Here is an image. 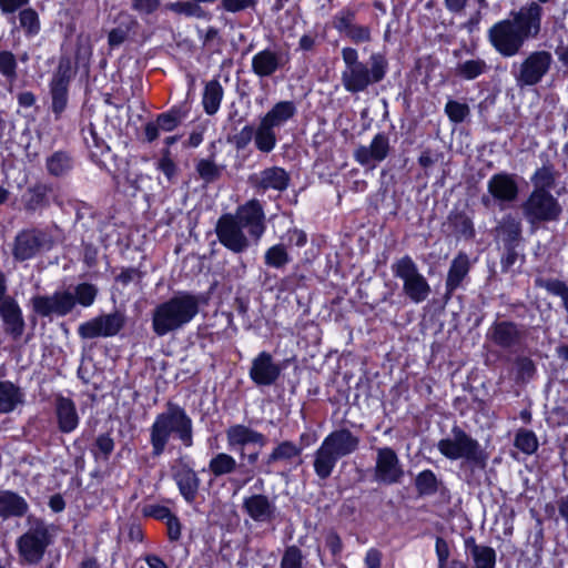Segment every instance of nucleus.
Segmentation results:
<instances>
[{
	"mask_svg": "<svg viewBox=\"0 0 568 568\" xmlns=\"http://www.w3.org/2000/svg\"><path fill=\"white\" fill-rule=\"evenodd\" d=\"M305 556L301 548L295 545L284 549L280 561V568H304Z\"/></svg>",
	"mask_w": 568,
	"mask_h": 568,
	"instance_id": "obj_56",
	"label": "nucleus"
},
{
	"mask_svg": "<svg viewBox=\"0 0 568 568\" xmlns=\"http://www.w3.org/2000/svg\"><path fill=\"white\" fill-rule=\"evenodd\" d=\"M552 62V54L547 50L530 52L518 65H513L511 74L517 87L523 89L540 83L550 71Z\"/></svg>",
	"mask_w": 568,
	"mask_h": 568,
	"instance_id": "obj_14",
	"label": "nucleus"
},
{
	"mask_svg": "<svg viewBox=\"0 0 568 568\" xmlns=\"http://www.w3.org/2000/svg\"><path fill=\"white\" fill-rule=\"evenodd\" d=\"M282 367L274 362L273 356L263 351L253 361L250 377L256 386H272L280 378Z\"/></svg>",
	"mask_w": 568,
	"mask_h": 568,
	"instance_id": "obj_28",
	"label": "nucleus"
},
{
	"mask_svg": "<svg viewBox=\"0 0 568 568\" xmlns=\"http://www.w3.org/2000/svg\"><path fill=\"white\" fill-rule=\"evenodd\" d=\"M247 182L250 186L260 194H264L268 191L282 193L290 186L291 176L285 169L271 166L251 174Z\"/></svg>",
	"mask_w": 568,
	"mask_h": 568,
	"instance_id": "obj_24",
	"label": "nucleus"
},
{
	"mask_svg": "<svg viewBox=\"0 0 568 568\" xmlns=\"http://www.w3.org/2000/svg\"><path fill=\"white\" fill-rule=\"evenodd\" d=\"M521 210L530 225L556 222L562 214V206L551 192L531 191L523 203Z\"/></svg>",
	"mask_w": 568,
	"mask_h": 568,
	"instance_id": "obj_13",
	"label": "nucleus"
},
{
	"mask_svg": "<svg viewBox=\"0 0 568 568\" xmlns=\"http://www.w3.org/2000/svg\"><path fill=\"white\" fill-rule=\"evenodd\" d=\"M189 111L182 106H172L166 112L156 115L154 121L145 123L143 128L144 140L148 143L154 142L160 132H172L186 119Z\"/></svg>",
	"mask_w": 568,
	"mask_h": 568,
	"instance_id": "obj_26",
	"label": "nucleus"
},
{
	"mask_svg": "<svg viewBox=\"0 0 568 568\" xmlns=\"http://www.w3.org/2000/svg\"><path fill=\"white\" fill-rule=\"evenodd\" d=\"M488 71L489 65L487 62L484 59L476 58L458 62L455 69V74L462 79L470 81L487 73Z\"/></svg>",
	"mask_w": 568,
	"mask_h": 568,
	"instance_id": "obj_45",
	"label": "nucleus"
},
{
	"mask_svg": "<svg viewBox=\"0 0 568 568\" xmlns=\"http://www.w3.org/2000/svg\"><path fill=\"white\" fill-rule=\"evenodd\" d=\"M98 295V287L91 283H81L70 291H57L52 295H36L31 298L34 313L41 317L57 315L63 317L70 314L79 303L83 307L91 306Z\"/></svg>",
	"mask_w": 568,
	"mask_h": 568,
	"instance_id": "obj_6",
	"label": "nucleus"
},
{
	"mask_svg": "<svg viewBox=\"0 0 568 568\" xmlns=\"http://www.w3.org/2000/svg\"><path fill=\"white\" fill-rule=\"evenodd\" d=\"M227 447L239 454L245 466L255 470L260 450L267 444V437L244 424H234L225 430Z\"/></svg>",
	"mask_w": 568,
	"mask_h": 568,
	"instance_id": "obj_7",
	"label": "nucleus"
},
{
	"mask_svg": "<svg viewBox=\"0 0 568 568\" xmlns=\"http://www.w3.org/2000/svg\"><path fill=\"white\" fill-rule=\"evenodd\" d=\"M290 53L276 47H267L252 58V72L261 78H272L277 72L286 69L290 63Z\"/></svg>",
	"mask_w": 568,
	"mask_h": 568,
	"instance_id": "obj_21",
	"label": "nucleus"
},
{
	"mask_svg": "<svg viewBox=\"0 0 568 568\" xmlns=\"http://www.w3.org/2000/svg\"><path fill=\"white\" fill-rule=\"evenodd\" d=\"M473 263L469 255L460 251L452 260L446 281H445V297L450 298L454 293L463 287L464 282L468 278Z\"/></svg>",
	"mask_w": 568,
	"mask_h": 568,
	"instance_id": "obj_31",
	"label": "nucleus"
},
{
	"mask_svg": "<svg viewBox=\"0 0 568 568\" xmlns=\"http://www.w3.org/2000/svg\"><path fill=\"white\" fill-rule=\"evenodd\" d=\"M171 438L181 442L185 448L194 444L193 420L186 410L176 403L168 400L165 410L158 414L149 429V442L152 457L162 456Z\"/></svg>",
	"mask_w": 568,
	"mask_h": 568,
	"instance_id": "obj_2",
	"label": "nucleus"
},
{
	"mask_svg": "<svg viewBox=\"0 0 568 568\" xmlns=\"http://www.w3.org/2000/svg\"><path fill=\"white\" fill-rule=\"evenodd\" d=\"M535 285L545 288L551 295L559 296L564 308L568 313V285L564 281L538 277L535 280Z\"/></svg>",
	"mask_w": 568,
	"mask_h": 568,
	"instance_id": "obj_51",
	"label": "nucleus"
},
{
	"mask_svg": "<svg viewBox=\"0 0 568 568\" xmlns=\"http://www.w3.org/2000/svg\"><path fill=\"white\" fill-rule=\"evenodd\" d=\"M465 549L471 556L475 568H495L496 551L494 548L478 545L474 537H467Z\"/></svg>",
	"mask_w": 568,
	"mask_h": 568,
	"instance_id": "obj_41",
	"label": "nucleus"
},
{
	"mask_svg": "<svg viewBox=\"0 0 568 568\" xmlns=\"http://www.w3.org/2000/svg\"><path fill=\"white\" fill-rule=\"evenodd\" d=\"M75 160L68 150H57L45 158V170L49 176L64 179L71 174Z\"/></svg>",
	"mask_w": 568,
	"mask_h": 568,
	"instance_id": "obj_35",
	"label": "nucleus"
},
{
	"mask_svg": "<svg viewBox=\"0 0 568 568\" xmlns=\"http://www.w3.org/2000/svg\"><path fill=\"white\" fill-rule=\"evenodd\" d=\"M54 239L49 229L31 226L22 229L14 236L11 254L16 262L34 258L54 246Z\"/></svg>",
	"mask_w": 568,
	"mask_h": 568,
	"instance_id": "obj_9",
	"label": "nucleus"
},
{
	"mask_svg": "<svg viewBox=\"0 0 568 568\" xmlns=\"http://www.w3.org/2000/svg\"><path fill=\"white\" fill-rule=\"evenodd\" d=\"M296 113L297 109L293 101H280L261 118V121L277 130L293 120Z\"/></svg>",
	"mask_w": 568,
	"mask_h": 568,
	"instance_id": "obj_37",
	"label": "nucleus"
},
{
	"mask_svg": "<svg viewBox=\"0 0 568 568\" xmlns=\"http://www.w3.org/2000/svg\"><path fill=\"white\" fill-rule=\"evenodd\" d=\"M224 90L217 79H213L205 83L202 97V105L206 114H215L221 105Z\"/></svg>",
	"mask_w": 568,
	"mask_h": 568,
	"instance_id": "obj_42",
	"label": "nucleus"
},
{
	"mask_svg": "<svg viewBox=\"0 0 568 568\" xmlns=\"http://www.w3.org/2000/svg\"><path fill=\"white\" fill-rule=\"evenodd\" d=\"M356 10L351 7H344L339 10L332 20L333 28L339 33H345L354 26L356 20Z\"/></svg>",
	"mask_w": 568,
	"mask_h": 568,
	"instance_id": "obj_55",
	"label": "nucleus"
},
{
	"mask_svg": "<svg viewBox=\"0 0 568 568\" xmlns=\"http://www.w3.org/2000/svg\"><path fill=\"white\" fill-rule=\"evenodd\" d=\"M53 410L58 429L62 434L74 432L80 423L75 403L62 394H55L53 397Z\"/></svg>",
	"mask_w": 568,
	"mask_h": 568,
	"instance_id": "obj_30",
	"label": "nucleus"
},
{
	"mask_svg": "<svg viewBox=\"0 0 568 568\" xmlns=\"http://www.w3.org/2000/svg\"><path fill=\"white\" fill-rule=\"evenodd\" d=\"M243 511L255 523L268 524L276 517V506L263 494H253L244 498Z\"/></svg>",
	"mask_w": 568,
	"mask_h": 568,
	"instance_id": "obj_32",
	"label": "nucleus"
},
{
	"mask_svg": "<svg viewBox=\"0 0 568 568\" xmlns=\"http://www.w3.org/2000/svg\"><path fill=\"white\" fill-rule=\"evenodd\" d=\"M266 231V215L263 203L251 199L239 205L235 214L220 216L215 225L219 242L234 254H242L251 246V240L257 244Z\"/></svg>",
	"mask_w": 568,
	"mask_h": 568,
	"instance_id": "obj_1",
	"label": "nucleus"
},
{
	"mask_svg": "<svg viewBox=\"0 0 568 568\" xmlns=\"http://www.w3.org/2000/svg\"><path fill=\"white\" fill-rule=\"evenodd\" d=\"M390 152L389 138L385 132L377 133L369 145H359L354 151V159L363 166L373 170L383 162Z\"/></svg>",
	"mask_w": 568,
	"mask_h": 568,
	"instance_id": "obj_27",
	"label": "nucleus"
},
{
	"mask_svg": "<svg viewBox=\"0 0 568 568\" xmlns=\"http://www.w3.org/2000/svg\"><path fill=\"white\" fill-rule=\"evenodd\" d=\"M487 37L491 47L504 58L519 54L527 42L509 18L494 23Z\"/></svg>",
	"mask_w": 568,
	"mask_h": 568,
	"instance_id": "obj_15",
	"label": "nucleus"
},
{
	"mask_svg": "<svg viewBox=\"0 0 568 568\" xmlns=\"http://www.w3.org/2000/svg\"><path fill=\"white\" fill-rule=\"evenodd\" d=\"M508 18L526 41L536 40L541 34L544 8L535 1H528L518 10H511Z\"/></svg>",
	"mask_w": 568,
	"mask_h": 568,
	"instance_id": "obj_18",
	"label": "nucleus"
},
{
	"mask_svg": "<svg viewBox=\"0 0 568 568\" xmlns=\"http://www.w3.org/2000/svg\"><path fill=\"white\" fill-rule=\"evenodd\" d=\"M258 0H221V9L230 13H239L254 9Z\"/></svg>",
	"mask_w": 568,
	"mask_h": 568,
	"instance_id": "obj_61",
	"label": "nucleus"
},
{
	"mask_svg": "<svg viewBox=\"0 0 568 568\" xmlns=\"http://www.w3.org/2000/svg\"><path fill=\"white\" fill-rule=\"evenodd\" d=\"M496 232L500 236L504 247L520 246L524 240L521 223L511 215L503 217L496 227Z\"/></svg>",
	"mask_w": 568,
	"mask_h": 568,
	"instance_id": "obj_40",
	"label": "nucleus"
},
{
	"mask_svg": "<svg viewBox=\"0 0 568 568\" xmlns=\"http://www.w3.org/2000/svg\"><path fill=\"white\" fill-rule=\"evenodd\" d=\"M528 333L529 329L524 324L496 320L487 329L486 341L493 346L513 354L527 346Z\"/></svg>",
	"mask_w": 568,
	"mask_h": 568,
	"instance_id": "obj_11",
	"label": "nucleus"
},
{
	"mask_svg": "<svg viewBox=\"0 0 568 568\" xmlns=\"http://www.w3.org/2000/svg\"><path fill=\"white\" fill-rule=\"evenodd\" d=\"M404 477L399 458L396 452L390 447L377 449L375 479L386 485L400 483Z\"/></svg>",
	"mask_w": 568,
	"mask_h": 568,
	"instance_id": "obj_25",
	"label": "nucleus"
},
{
	"mask_svg": "<svg viewBox=\"0 0 568 568\" xmlns=\"http://www.w3.org/2000/svg\"><path fill=\"white\" fill-rule=\"evenodd\" d=\"M200 306L199 295L187 291L174 293L151 311L152 332L163 337L183 329L197 316Z\"/></svg>",
	"mask_w": 568,
	"mask_h": 568,
	"instance_id": "obj_3",
	"label": "nucleus"
},
{
	"mask_svg": "<svg viewBox=\"0 0 568 568\" xmlns=\"http://www.w3.org/2000/svg\"><path fill=\"white\" fill-rule=\"evenodd\" d=\"M171 477L175 481L181 496L187 504H193L199 495L201 479L190 466L186 457H178L170 463Z\"/></svg>",
	"mask_w": 568,
	"mask_h": 568,
	"instance_id": "obj_20",
	"label": "nucleus"
},
{
	"mask_svg": "<svg viewBox=\"0 0 568 568\" xmlns=\"http://www.w3.org/2000/svg\"><path fill=\"white\" fill-rule=\"evenodd\" d=\"M514 445L520 452L531 455L538 449V439L532 430L520 428L516 433Z\"/></svg>",
	"mask_w": 568,
	"mask_h": 568,
	"instance_id": "obj_54",
	"label": "nucleus"
},
{
	"mask_svg": "<svg viewBox=\"0 0 568 568\" xmlns=\"http://www.w3.org/2000/svg\"><path fill=\"white\" fill-rule=\"evenodd\" d=\"M140 29L141 26L133 14L126 10H120L111 18V27L108 29V45L115 49L125 42L135 41Z\"/></svg>",
	"mask_w": 568,
	"mask_h": 568,
	"instance_id": "obj_23",
	"label": "nucleus"
},
{
	"mask_svg": "<svg viewBox=\"0 0 568 568\" xmlns=\"http://www.w3.org/2000/svg\"><path fill=\"white\" fill-rule=\"evenodd\" d=\"M23 389L10 381H0V414H9L24 404Z\"/></svg>",
	"mask_w": 568,
	"mask_h": 568,
	"instance_id": "obj_38",
	"label": "nucleus"
},
{
	"mask_svg": "<svg viewBox=\"0 0 568 568\" xmlns=\"http://www.w3.org/2000/svg\"><path fill=\"white\" fill-rule=\"evenodd\" d=\"M0 318L8 335L14 339L22 336L26 322L22 310L13 296L0 302Z\"/></svg>",
	"mask_w": 568,
	"mask_h": 568,
	"instance_id": "obj_33",
	"label": "nucleus"
},
{
	"mask_svg": "<svg viewBox=\"0 0 568 568\" xmlns=\"http://www.w3.org/2000/svg\"><path fill=\"white\" fill-rule=\"evenodd\" d=\"M209 471L216 478L235 473L236 477L232 479V484L236 488L246 486L256 474L253 468L239 463L227 453L215 454L209 462Z\"/></svg>",
	"mask_w": 568,
	"mask_h": 568,
	"instance_id": "obj_19",
	"label": "nucleus"
},
{
	"mask_svg": "<svg viewBox=\"0 0 568 568\" xmlns=\"http://www.w3.org/2000/svg\"><path fill=\"white\" fill-rule=\"evenodd\" d=\"M29 511L27 500L12 490L0 489V517L2 519L21 518Z\"/></svg>",
	"mask_w": 568,
	"mask_h": 568,
	"instance_id": "obj_36",
	"label": "nucleus"
},
{
	"mask_svg": "<svg viewBox=\"0 0 568 568\" xmlns=\"http://www.w3.org/2000/svg\"><path fill=\"white\" fill-rule=\"evenodd\" d=\"M156 168L166 176L169 182H173L178 176V165L171 158V151L169 149L161 151V158L156 163Z\"/></svg>",
	"mask_w": 568,
	"mask_h": 568,
	"instance_id": "obj_58",
	"label": "nucleus"
},
{
	"mask_svg": "<svg viewBox=\"0 0 568 568\" xmlns=\"http://www.w3.org/2000/svg\"><path fill=\"white\" fill-rule=\"evenodd\" d=\"M20 28L23 30L27 38H33L39 34L41 30V21L38 12L31 8H23L18 14Z\"/></svg>",
	"mask_w": 568,
	"mask_h": 568,
	"instance_id": "obj_49",
	"label": "nucleus"
},
{
	"mask_svg": "<svg viewBox=\"0 0 568 568\" xmlns=\"http://www.w3.org/2000/svg\"><path fill=\"white\" fill-rule=\"evenodd\" d=\"M166 9L171 12L189 18L193 17L200 19L205 16L204 9L200 6V3L193 0L171 2L166 4Z\"/></svg>",
	"mask_w": 568,
	"mask_h": 568,
	"instance_id": "obj_53",
	"label": "nucleus"
},
{
	"mask_svg": "<svg viewBox=\"0 0 568 568\" xmlns=\"http://www.w3.org/2000/svg\"><path fill=\"white\" fill-rule=\"evenodd\" d=\"M395 277L403 281V292L415 303H423L432 293L427 278L419 272L417 264L409 255H404L392 264Z\"/></svg>",
	"mask_w": 568,
	"mask_h": 568,
	"instance_id": "obj_10",
	"label": "nucleus"
},
{
	"mask_svg": "<svg viewBox=\"0 0 568 568\" xmlns=\"http://www.w3.org/2000/svg\"><path fill=\"white\" fill-rule=\"evenodd\" d=\"M126 316L121 311L95 316L78 327V334L82 339L116 336L125 326Z\"/></svg>",
	"mask_w": 568,
	"mask_h": 568,
	"instance_id": "obj_17",
	"label": "nucleus"
},
{
	"mask_svg": "<svg viewBox=\"0 0 568 568\" xmlns=\"http://www.w3.org/2000/svg\"><path fill=\"white\" fill-rule=\"evenodd\" d=\"M145 517H151L156 520L165 521L173 513L166 507L158 504L145 505L142 509Z\"/></svg>",
	"mask_w": 568,
	"mask_h": 568,
	"instance_id": "obj_64",
	"label": "nucleus"
},
{
	"mask_svg": "<svg viewBox=\"0 0 568 568\" xmlns=\"http://www.w3.org/2000/svg\"><path fill=\"white\" fill-rule=\"evenodd\" d=\"M291 262L287 247L283 243L268 247L264 253V263L272 268H284Z\"/></svg>",
	"mask_w": 568,
	"mask_h": 568,
	"instance_id": "obj_50",
	"label": "nucleus"
},
{
	"mask_svg": "<svg viewBox=\"0 0 568 568\" xmlns=\"http://www.w3.org/2000/svg\"><path fill=\"white\" fill-rule=\"evenodd\" d=\"M449 226L454 233L466 240H473L476 235L471 219L464 211L454 210L447 217Z\"/></svg>",
	"mask_w": 568,
	"mask_h": 568,
	"instance_id": "obj_43",
	"label": "nucleus"
},
{
	"mask_svg": "<svg viewBox=\"0 0 568 568\" xmlns=\"http://www.w3.org/2000/svg\"><path fill=\"white\" fill-rule=\"evenodd\" d=\"M414 485L417 495L419 497H424L437 494L443 483L440 479L437 478L436 474L433 470L425 469L416 476Z\"/></svg>",
	"mask_w": 568,
	"mask_h": 568,
	"instance_id": "obj_46",
	"label": "nucleus"
},
{
	"mask_svg": "<svg viewBox=\"0 0 568 568\" xmlns=\"http://www.w3.org/2000/svg\"><path fill=\"white\" fill-rule=\"evenodd\" d=\"M515 366L518 379L529 381L536 374V365L534 361L527 356L516 357Z\"/></svg>",
	"mask_w": 568,
	"mask_h": 568,
	"instance_id": "obj_59",
	"label": "nucleus"
},
{
	"mask_svg": "<svg viewBox=\"0 0 568 568\" xmlns=\"http://www.w3.org/2000/svg\"><path fill=\"white\" fill-rule=\"evenodd\" d=\"M487 190L498 203H513L519 193L516 175L507 172L494 174L487 182Z\"/></svg>",
	"mask_w": 568,
	"mask_h": 568,
	"instance_id": "obj_29",
	"label": "nucleus"
},
{
	"mask_svg": "<svg viewBox=\"0 0 568 568\" xmlns=\"http://www.w3.org/2000/svg\"><path fill=\"white\" fill-rule=\"evenodd\" d=\"M559 176L560 173L555 165L550 161L545 162L530 178L532 191L551 192L556 187Z\"/></svg>",
	"mask_w": 568,
	"mask_h": 568,
	"instance_id": "obj_39",
	"label": "nucleus"
},
{
	"mask_svg": "<svg viewBox=\"0 0 568 568\" xmlns=\"http://www.w3.org/2000/svg\"><path fill=\"white\" fill-rule=\"evenodd\" d=\"M518 247L519 246L504 247L505 253L503 254L501 260H500L501 272H504V273L510 272L511 267L519 260V257L521 258V261L525 260V255L519 254Z\"/></svg>",
	"mask_w": 568,
	"mask_h": 568,
	"instance_id": "obj_62",
	"label": "nucleus"
},
{
	"mask_svg": "<svg viewBox=\"0 0 568 568\" xmlns=\"http://www.w3.org/2000/svg\"><path fill=\"white\" fill-rule=\"evenodd\" d=\"M445 113L453 123L464 122L470 114L467 103L449 100L445 105Z\"/></svg>",
	"mask_w": 568,
	"mask_h": 568,
	"instance_id": "obj_57",
	"label": "nucleus"
},
{
	"mask_svg": "<svg viewBox=\"0 0 568 568\" xmlns=\"http://www.w3.org/2000/svg\"><path fill=\"white\" fill-rule=\"evenodd\" d=\"M51 535L47 524L37 519L32 526L17 540V548L21 560L28 565L39 564L49 545Z\"/></svg>",
	"mask_w": 568,
	"mask_h": 568,
	"instance_id": "obj_12",
	"label": "nucleus"
},
{
	"mask_svg": "<svg viewBox=\"0 0 568 568\" xmlns=\"http://www.w3.org/2000/svg\"><path fill=\"white\" fill-rule=\"evenodd\" d=\"M452 437L443 438L437 443L439 453L450 460L464 459L475 466L484 467L487 455L481 445L462 427L453 426Z\"/></svg>",
	"mask_w": 568,
	"mask_h": 568,
	"instance_id": "obj_8",
	"label": "nucleus"
},
{
	"mask_svg": "<svg viewBox=\"0 0 568 568\" xmlns=\"http://www.w3.org/2000/svg\"><path fill=\"white\" fill-rule=\"evenodd\" d=\"M75 75L72 60L69 55H61L58 67L50 81L51 110L55 120H59L65 111L69 100L70 82Z\"/></svg>",
	"mask_w": 568,
	"mask_h": 568,
	"instance_id": "obj_16",
	"label": "nucleus"
},
{
	"mask_svg": "<svg viewBox=\"0 0 568 568\" xmlns=\"http://www.w3.org/2000/svg\"><path fill=\"white\" fill-rule=\"evenodd\" d=\"M277 143L276 130L260 120L255 128L254 144L262 153H271Z\"/></svg>",
	"mask_w": 568,
	"mask_h": 568,
	"instance_id": "obj_44",
	"label": "nucleus"
},
{
	"mask_svg": "<svg viewBox=\"0 0 568 568\" xmlns=\"http://www.w3.org/2000/svg\"><path fill=\"white\" fill-rule=\"evenodd\" d=\"M18 59L10 50L0 51V75L9 84V91L13 83L18 80Z\"/></svg>",
	"mask_w": 568,
	"mask_h": 568,
	"instance_id": "obj_47",
	"label": "nucleus"
},
{
	"mask_svg": "<svg viewBox=\"0 0 568 568\" xmlns=\"http://www.w3.org/2000/svg\"><path fill=\"white\" fill-rule=\"evenodd\" d=\"M195 170L200 179L210 184L222 176L223 166L217 165L211 159H201L196 162Z\"/></svg>",
	"mask_w": 568,
	"mask_h": 568,
	"instance_id": "obj_52",
	"label": "nucleus"
},
{
	"mask_svg": "<svg viewBox=\"0 0 568 568\" xmlns=\"http://www.w3.org/2000/svg\"><path fill=\"white\" fill-rule=\"evenodd\" d=\"M345 69L342 83L349 93L364 92L371 84L384 80L388 70V61L382 53H373L368 63L358 60L356 49L346 47L342 50Z\"/></svg>",
	"mask_w": 568,
	"mask_h": 568,
	"instance_id": "obj_4",
	"label": "nucleus"
},
{
	"mask_svg": "<svg viewBox=\"0 0 568 568\" xmlns=\"http://www.w3.org/2000/svg\"><path fill=\"white\" fill-rule=\"evenodd\" d=\"M161 6L160 0H132L131 8L141 17L155 13Z\"/></svg>",
	"mask_w": 568,
	"mask_h": 568,
	"instance_id": "obj_63",
	"label": "nucleus"
},
{
	"mask_svg": "<svg viewBox=\"0 0 568 568\" xmlns=\"http://www.w3.org/2000/svg\"><path fill=\"white\" fill-rule=\"evenodd\" d=\"M303 446L293 440H282L276 443L270 454L263 459L262 465L266 474L282 466L291 470L302 464Z\"/></svg>",
	"mask_w": 568,
	"mask_h": 568,
	"instance_id": "obj_22",
	"label": "nucleus"
},
{
	"mask_svg": "<svg viewBox=\"0 0 568 568\" xmlns=\"http://www.w3.org/2000/svg\"><path fill=\"white\" fill-rule=\"evenodd\" d=\"M115 443L110 433L100 434L93 442L90 452L95 462H108L114 450Z\"/></svg>",
	"mask_w": 568,
	"mask_h": 568,
	"instance_id": "obj_48",
	"label": "nucleus"
},
{
	"mask_svg": "<svg viewBox=\"0 0 568 568\" xmlns=\"http://www.w3.org/2000/svg\"><path fill=\"white\" fill-rule=\"evenodd\" d=\"M344 34L355 44L372 41V31L368 26L354 23Z\"/></svg>",
	"mask_w": 568,
	"mask_h": 568,
	"instance_id": "obj_60",
	"label": "nucleus"
},
{
	"mask_svg": "<svg viewBox=\"0 0 568 568\" xmlns=\"http://www.w3.org/2000/svg\"><path fill=\"white\" fill-rule=\"evenodd\" d=\"M53 192V186L45 182H37L27 187L21 196V203L24 212L34 214L47 210L50 204V194Z\"/></svg>",
	"mask_w": 568,
	"mask_h": 568,
	"instance_id": "obj_34",
	"label": "nucleus"
},
{
	"mask_svg": "<svg viewBox=\"0 0 568 568\" xmlns=\"http://www.w3.org/2000/svg\"><path fill=\"white\" fill-rule=\"evenodd\" d=\"M361 438L346 427L331 432L313 455V468L321 480H327L341 458L356 453Z\"/></svg>",
	"mask_w": 568,
	"mask_h": 568,
	"instance_id": "obj_5",
	"label": "nucleus"
}]
</instances>
